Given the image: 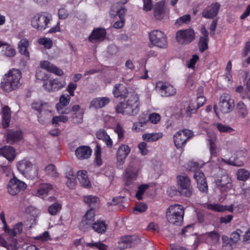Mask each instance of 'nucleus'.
<instances>
[{
	"label": "nucleus",
	"instance_id": "obj_1",
	"mask_svg": "<svg viewBox=\"0 0 250 250\" xmlns=\"http://www.w3.org/2000/svg\"><path fill=\"white\" fill-rule=\"evenodd\" d=\"M127 98L126 101L124 102H121L117 104L116 107V112L123 115L129 116L137 115L140 108L139 95L136 93H132Z\"/></svg>",
	"mask_w": 250,
	"mask_h": 250
},
{
	"label": "nucleus",
	"instance_id": "obj_2",
	"mask_svg": "<svg viewBox=\"0 0 250 250\" xmlns=\"http://www.w3.org/2000/svg\"><path fill=\"white\" fill-rule=\"evenodd\" d=\"M22 77L21 71L18 69L12 68L5 73L1 82V87L6 92H9L19 88Z\"/></svg>",
	"mask_w": 250,
	"mask_h": 250
},
{
	"label": "nucleus",
	"instance_id": "obj_3",
	"mask_svg": "<svg viewBox=\"0 0 250 250\" xmlns=\"http://www.w3.org/2000/svg\"><path fill=\"white\" fill-rule=\"evenodd\" d=\"M185 214L184 208L179 204L170 206L166 212L168 222L172 225L180 226L183 224Z\"/></svg>",
	"mask_w": 250,
	"mask_h": 250
},
{
	"label": "nucleus",
	"instance_id": "obj_4",
	"mask_svg": "<svg viewBox=\"0 0 250 250\" xmlns=\"http://www.w3.org/2000/svg\"><path fill=\"white\" fill-rule=\"evenodd\" d=\"M30 21L31 25L34 28L43 31L50 26L52 21V16L48 12H41L34 15Z\"/></svg>",
	"mask_w": 250,
	"mask_h": 250
},
{
	"label": "nucleus",
	"instance_id": "obj_5",
	"mask_svg": "<svg viewBox=\"0 0 250 250\" xmlns=\"http://www.w3.org/2000/svg\"><path fill=\"white\" fill-rule=\"evenodd\" d=\"M17 167L20 173L27 179L33 180L38 176V167L27 159L18 162Z\"/></svg>",
	"mask_w": 250,
	"mask_h": 250
},
{
	"label": "nucleus",
	"instance_id": "obj_6",
	"mask_svg": "<svg viewBox=\"0 0 250 250\" xmlns=\"http://www.w3.org/2000/svg\"><path fill=\"white\" fill-rule=\"evenodd\" d=\"M234 100L231 96L228 94H222L220 98L218 106H214V111L217 116H219V112L217 109L222 113H228L231 112L234 108Z\"/></svg>",
	"mask_w": 250,
	"mask_h": 250
},
{
	"label": "nucleus",
	"instance_id": "obj_7",
	"mask_svg": "<svg viewBox=\"0 0 250 250\" xmlns=\"http://www.w3.org/2000/svg\"><path fill=\"white\" fill-rule=\"evenodd\" d=\"M178 191L180 195L186 197H189L192 194L193 188L189 177L186 175L177 176Z\"/></svg>",
	"mask_w": 250,
	"mask_h": 250
},
{
	"label": "nucleus",
	"instance_id": "obj_8",
	"mask_svg": "<svg viewBox=\"0 0 250 250\" xmlns=\"http://www.w3.org/2000/svg\"><path fill=\"white\" fill-rule=\"evenodd\" d=\"M150 47L157 46L159 48H165L167 45L166 36L160 30H154L149 34Z\"/></svg>",
	"mask_w": 250,
	"mask_h": 250
},
{
	"label": "nucleus",
	"instance_id": "obj_9",
	"mask_svg": "<svg viewBox=\"0 0 250 250\" xmlns=\"http://www.w3.org/2000/svg\"><path fill=\"white\" fill-rule=\"evenodd\" d=\"M195 38V34L192 29L180 30L176 34V40L181 44H188L191 42Z\"/></svg>",
	"mask_w": 250,
	"mask_h": 250
},
{
	"label": "nucleus",
	"instance_id": "obj_10",
	"mask_svg": "<svg viewBox=\"0 0 250 250\" xmlns=\"http://www.w3.org/2000/svg\"><path fill=\"white\" fill-rule=\"evenodd\" d=\"M193 136V132L188 129H184L177 132L173 137L176 147L178 148L183 147L186 145L187 141Z\"/></svg>",
	"mask_w": 250,
	"mask_h": 250
},
{
	"label": "nucleus",
	"instance_id": "obj_11",
	"mask_svg": "<svg viewBox=\"0 0 250 250\" xmlns=\"http://www.w3.org/2000/svg\"><path fill=\"white\" fill-rule=\"evenodd\" d=\"M156 90L162 97H170L176 94V89L170 83L159 81L156 83Z\"/></svg>",
	"mask_w": 250,
	"mask_h": 250
},
{
	"label": "nucleus",
	"instance_id": "obj_12",
	"mask_svg": "<svg viewBox=\"0 0 250 250\" xmlns=\"http://www.w3.org/2000/svg\"><path fill=\"white\" fill-rule=\"evenodd\" d=\"M26 187V184L24 182L19 180L16 177H14L8 183V192L11 195H15L20 191L24 190Z\"/></svg>",
	"mask_w": 250,
	"mask_h": 250
},
{
	"label": "nucleus",
	"instance_id": "obj_13",
	"mask_svg": "<svg viewBox=\"0 0 250 250\" xmlns=\"http://www.w3.org/2000/svg\"><path fill=\"white\" fill-rule=\"evenodd\" d=\"M66 85L64 80L61 79H55L53 80H47L43 83V87L44 89L48 92L57 91Z\"/></svg>",
	"mask_w": 250,
	"mask_h": 250
},
{
	"label": "nucleus",
	"instance_id": "obj_14",
	"mask_svg": "<svg viewBox=\"0 0 250 250\" xmlns=\"http://www.w3.org/2000/svg\"><path fill=\"white\" fill-rule=\"evenodd\" d=\"M204 163L201 161L196 162H190L189 163L190 168L189 170L194 172L193 177L196 181L197 183L204 182L206 180L204 174L203 172L199 170L198 169L202 167Z\"/></svg>",
	"mask_w": 250,
	"mask_h": 250
},
{
	"label": "nucleus",
	"instance_id": "obj_15",
	"mask_svg": "<svg viewBox=\"0 0 250 250\" xmlns=\"http://www.w3.org/2000/svg\"><path fill=\"white\" fill-rule=\"evenodd\" d=\"M140 238L135 235L122 237L118 242V247L121 250L130 248L139 243Z\"/></svg>",
	"mask_w": 250,
	"mask_h": 250
},
{
	"label": "nucleus",
	"instance_id": "obj_16",
	"mask_svg": "<svg viewBox=\"0 0 250 250\" xmlns=\"http://www.w3.org/2000/svg\"><path fill=\"white\" fill-rule=\"evenodd\" d=\"M215 183L222 192H227L232 187L231 179L227 174H224L218 178Z\"/></svg>",
	"mask_w": 250,
	"mask_h": 250
},
{
	"label": "nucleus",
	"instance_id": "obj_17",
	"mask_svg": "<svg viewBox=\"0 0 250 250\" xmlns=\"http://www.w3.org/2000/svg\"><path fill=\"white\" fill-rule=\"evenodd\" d=\"M131 149L129 146L125 144H122L119 147L116 152L117 164L118 165L120 166L123 165Z\"/></svg>",
	"mask_w": 250,
	"mask_h": 250
},
{
	"label": "nucleus",
	"instance_id": "obj_18",
	"mask_svg": "<svg viewBox=\"0 0 250 250\" xmlns=\"http://www.w3.org/2000/svg\"><path fill=\"white\" fill-rule=\"evenodd\" d=\"M71 96L67 94H63L61 96L59 99V103L56 105L57 111L59 114H66L69 112V109L64 108L70 103Z\"/></svg>",
	"mask_w": 250,
	"mask_h": 250
},
{
	"label": "nucleus",
	"instance_id": "obj_19",
	"mask_svg": "<svg viewBox=\"0 0 250 250\" xmlns=\"http://www.w3.org/2000/svg\"><path fill=\"white\" fill-rule=\"evenodd\" d=\"M0 219L1 220L4 225V229L5 232L8 233V234L12 236H16L20 234L22 230V224L21 223H18L15 225L12 229H9L7 228L6 220L4 216V214L3 212L0 213Z\"/></svg>",
	"mask_w": 250,
	"mask_h": 250
},
{
	"label": "nucleus",
	"instance_id": "obj_20",
	"mask_svg": "<svg viewBox=\"0 0 250 250\" xmlns=\"http://www.w3.org/2000/svg\"><path fill=\"white\" fill-rule=\"evenodd\" d=\"M46 105V104H43L41 102H34L33 103L32 106V108L36 109L39 112L38 115L39 120H42V118L43 115H45L46 117L44 118L45 119H49L53 115V113L50 109H47L45 110L43 108Z\"/></svg>",
	"mask_w": 250,
	"mask_h": 250
},
{
	"label": "nucleus",
	"instance_id": "obj_21",
	"mask_svg": "<svg viewBox=\"0 0 250 250\" xmlns=\"http://www.w3.org/2000/svg\"><path fill=\"white\" fill-rule=\"evenodd\" d=\"M219 8V3L217 2L212 3L203 10L202 15L207 19L213 18L217 15Z\"/></svg>",
	"mask_w": 250,
	"mask_h": 250
},
{
	"label": "nucleus",
	"instance_id": "obj_22",
	"mask_svg": "<svg viewBox=\"0 0 250 250\" xmlns=\"http://www.w3.org/2000/svg\"><path fill=\"white\" fill-rule=\"evenodd\" d=\"M138 170L132 167H129L126 169L124 175L125 184L129 185L136 180Z\"/></svg>",
	"mask_w": 250,
	"mask_h": 250
},
{
	"label": "nucleus",
	"instance_id": "obj_23",
	"mask_svg": "<svg viewBox=\"0 0 250 250\" xmlns=\"http://www.w3.org/2000/svg\"><path fill=\"white\" fill-rule=\"evenodd\" d=\"M106 36V31L104 28H97L94 29L91 33L89 40L92 42H101L103 41Z\"/></svg>",
	"mask_w": 250,
	"mask_h": 250
},
{
	"label": "nucleus",
	"instance_id": "obj_24",
	"mask_svg": "<svg viewBox=\"0 0 250 250\" xmlns=\"http://www.w3.org/2000/svg\"><path fill=\"white\" fill-rule=\"evenodd\" d=\"M7 241L0 236V245L5 247L7 250H17L19 247L16 239L13 236L7 237Z\"/></svg>",
	"mask_w": 250,
	"mask_h": 250
},
{
	"label": "nucleus",
	"instance_id": "obj_25",
	"mask_svg": "<svg viewBox=\"0 0 250 250\" xmlns=\"http://www.w3.org/2000/svg\"><path fill=\"white\" fill-rule=\"evenodd\" d=\"M110 101L108 97H98L94 98L90 103L89 107L95 109L101 108L107 105Z\"/></svg>",
	"mask_w": 250,
	"mask_h": 250
},
{
	"label": "nucleus",
	"instance_id": "obj_26",
	"mask_svg": "<svg viewBox=\"0 0 250 250\" xmlns=\"http://www.w3.org/2000/svg\"><path fill=\"white\" fill-rule=\"evenodd\" d=\"M206 241L211 246L217 247L220 242V234L215 231L208 232L204 234Z\"/></svg>",
	"mask_w": 250,
	"mask_h": 250
},
{
	"label": "nucleus",
	"instance_id": "obj_27",
	"mask_svg": "<svg viewBox=\"0 0 250 250\" xmlns=\"http://www.w3.org/2000/svg\"><path fill=\"white\" fill-rule=\"evenodd\" d=\"M23 138L22 132L21 130H9L7 134V141L8 143L13 144L17 143Z\"/></svg>",
	"mask_w": 250,
	"mask_h": 250
},
{
	"label": "nucleus",
	"instance_id": "obj_28",
	"mask_svg": "<svg viewBox=\"0 0 250 250\" xmlns=\"http://www.w3.org/2000/svg\"><path fill=\"white\" fill-rule=\"evenodd\" d=\"M166 7L163 1H159L156 4L154 10V16L156 19L161 20L166 15Z\"/></svg>",
	"mask_w": 250,
	"mask_h": 250
},
{
	"label": "nucleus",
	"instance_id": "obj_29",
	"mask_svg": "<svg viewBox=\"0 0 250 250\" xmlns=\"http://www.w3.org/2000/svg\"><path fill=\"white\" fill-rule=\"evenodd\" d=\"M112 93L115 97L126 98L131 93H128L126 87L122 84H116L113 87Z\"/></svg>",
	"mask_w": 250,
	"mask_h": 250
},
{
	"label": "nucleus",
	"instance_id": "obj_30",
	"mask_svg": "<svg viewBox=\"0 0 250 250\" xmlns=\"http://www.w3.org/2000/svg\"><path fill=\"white\" fill-rule=\"evenodd\" d=\"M72 111L73 112L72 118L74 122L78 124L82 123L84 112V109L81 108L79 105L75 104L72 107Z\"/></svg>",
	"mask_w": 250,
	"mask_h": 250
},
{
	"label": "nucleus",
	"instance_id": "obj_31",
	"mask_svg": "<svg viewBox=\"0 0 250 250\" xmlns=\"http://www.w3.org/2000/svg\"><path fill=\"white\" fill-rule=\"evenodd\" d=\"M0 155L3 156L9 161L14 160L16 157L15 149L11 146H4L0 148Z\"/></svg>",
	"mask_w": 250,
	"mask_h": 250
},
{
	"label": "nucleus",
	"instance_id": "obj_32",
	"mask_svg": "<svg viewBox=\"0 0 250 250\" xmlns=\"http://www.w3.org/2000/svg\"><path fill=\"white\" fill-rule=\"evenodd\" d=\"M91 154V149L85 146H82L77 148L75 151V154L79 159L88 158Z\"/></svg>",
	"mask_w": 250,
	"mask_h": 250
},
{
	"label": "nucleus",
	"instance_id": "obj_33",
	"mask_svg": "<svg viewBox=\"0 0 250 250\" xmlns=\"http://www.w3.org/2000/svg\"><path fill=\"white\" fill-rule=\"evenodd\" d=\"M98 139L102 140L106 144L107 147L111 148L113 146V141L110 136L104 129H100L96 132Z\"/></svg>",
	"mask_w": 250,
	"mask_h": 250
},
{
	"label": "nucleus",
	"instance_id": "obj_34",
	"mask_svg": "<svg viewBox=\"0 0 250 250\" xmlns=\"http://www.w3.org/2000/svg\"><path fill=\"white\" fill-rule=\"evenodd\" d=\"M52 188L51 185L47 183H42L40 185L36 192V196L41 198L45 197L48 193V192Z\"/></svg>",
	"mask_w": 250,
	"mask_h": 250
},
{
	"label": "nucleus",
	"instance_id": "obj_35",
	"mask_svg": "<svg viewBox=\"0 0 250 250\" xmlns=\"http://www.w3.org/2000/svg\"><path fill=\"white\" fill-rule=\"evenodd\" d=\"M207 209L217 212H222L225 210H229L232 212L233 208L232 206H223L219 204H208L206 205Z\"/></svg>",
	"mask_w": 250,
	"mask_h": 250
},
{
	"label": "nucleus",
	"instance_id": "obj_36",
	"mask_svg": "<svg viewBox=\"0 0 250 250\" xmlns=\"http://www.w3.org/2000/svg\"><path fill=\"white\" fill-rule=\"evenodd\" d=\"M77 176L82 186L85 188H89L91 186V183L86 171L83 170L78 171Z\"/></svg>",
	"mask_w": 250,
	"mask_h": 250
},
{
	"label": "nucleus",
	"instance_id": "obj_37",
	"mask_svg": "<svg viewBox=\"0 0 250 250\" xmlns=\"http://www.w3.org/2000/svg\"><path fill=\"white\" fill-rule=\"evenodd\" d=\"M2 119L3 127H8L11 121V111L7 106H4L2 109Z\"/></svg>",
	"mask_w": 250,
	"mask_h": 250
},
{
	"label": "nucleus",
	"instance_id": "obj_38",
	"mask_svg": "<svg viewBox=\"0 0 250 250\" xmlns=\"http://www.w3.org/2000/svg\"><path fill=\"white\" fill-rule=\"evenodd\" d=\"M29 46V42L26 39H21L18 44L20 52L24 55L27 59L29 58V53L27 51Z\"/></svg>",
	"mask_w": 250,
	"mask_h": 250
},
{
	"label": "nucleus",
	"instance_id": "obj_39",
	"mask_svg": "<svg viewBox=\"0 0 250 250\" xmlns=\"http://www.w3.org/2000/svg\"><path fill=\"white\" fill-rule=\"evenodd\" d=\"M1 47V53L2 56L13 57L16 55L15 49L11 45L4 42Z\"/></svg>",
	"mask_w": 250,
	"mask_h": 250
},
{
	"label": "nucleus",
	"instance_id": "obj_40",
	"mask_svg": "<svg viewBox=\"0 0 250 250\" xmlns=\"http://www.w3.org/2000/svg\"><path fill=\"white\" fill-rule=\"evenodd\" d=\"M92 228L95 232L103 234L106 230L107 225L104 221L98 220L93 223Z\"/></svg>",
	"mask_w": 250,
	"mask_h": 250
},
{
	"label": "nucleus",
	"instance_id": "obj_41",
	"mask_svg": "<svg viewBox=\"0 0 250 250\" xmlns=\"http://www.w3.org/2000/svg\"><path fill=\"white\" fill-rule=\"evenodd\" d=\"M83 201L85 204L91 207H96L99 203V198L92 195H87L83 197Z\"/></svg>",
	"mask_w": 250,
	"mask_h": 250
},
{
	"label": "nucleus",
	"instance_id": "obj_42",
	"mask_svg": "<svg viewBox=\"0 0 250 250\" xmlns=\"http://www.w3.org/2000/svg\"><path fill=\"white\" fill-rule=\"evenodd\" d=\"M163 136L162 133H145L143 135L142 138L144 140L151 142L156 141Z\"/></svg>",
	"mask_w": 250,
	"mask_h": 250
},
{
	"label": "nucleus",
	"instance_id": "obj_43",
	"mask_svg": "<svg viewBox=\"0 0 250 250\" xmlns=\"http://www.w3.org/2000/svg\"><path fill=\"white\" fill-rule=\"evenodd\" d=\"M219 161L221 162H224L227 164L230 165L232 166L240 167L244 165V161L241 158H236L232 159V158H229L227 160H225L223 158L218 159Z\"/></svg>",
	"mask_w": 250,
	"mask_h": 250
},
{
	"label": "nucleus",
	"instance_id": "obj_44",
	"mask_svg": "<svg viewBox=\"0 0 250 250\" xmlns=\"http://www.w3.org/2000/svg\"><path fill=\"white\" fill-rule=\"evenodd\" d=\"M236 109L239 116L241 118H245L248 114L247 107L242 101H239L236 104Z\"/></svg>",
	"mask_w": 250,
	"mask_h": 250
},
{
	"label": "nucleus",
	"instance_id": "obj_45",
	"mask_svg": "<svg viewBox=\"0 0 250 250\" xmlns=\"http://www.w3.org/2000/svg\"><path fill=\"white\" fill-rule=\"evenodd\" d=\"M85 245L88 247L95 250H107V246L101 241L94 242L92 241L91 242L86 243Z\"/></svg>",
	"mask_w": 250,
	"mask_h": 250
},
{
	"label": "nucleus",
	"instance_id": "obj_46",
	"mask_svg": "<svg viewBox=\"0 0 250 250\" xmlns=\"http://www.w3.org/2000/svg\"><path fill=\"white\" fill-rule=\"evenodd\" d=\"M148 123V120H142L139 118V121L133 124L132 125V130L135 131H143L145 128V125Z\"/></svg>",
	"mask_w": 250,
	"mask_h": 250
},
{
	"label": "nucleus",
	"instance_id": "obj_47",
	"mask_svg": "<svg viewBox=\"0 0 250 250\" xmlns=\"http://www.w3.org/2000/svg\"><path fill=\"white\" fill-rule=\"evenodd\" d=\"M66 178L67 179V181H66L67 187L70 189L74 188L77 183L75 176L73 175L72 172L70 171L66 176Z\"/></svg>",
	"mask_w": 250,
	"mask_h": 250
},
{
	"label": "nucleus",
	"instance_id": "obj_48",
	"mask_svg": "<svg viewBox=\"0 0 250 250\" xmlns=\"http://www.w3.org/2000/svg\"><path fill=\"white\" fill-rule=\"evenodd\" d=\"M93 223L90 221V219L88 220L83 217L79 225V228L83 231H87L89 228H92Z\"/></svg>",
	"mask_w": 250,
	"mask_h": 250
},
{
	"label": "nucleus",
	"instance_id": "obj_49",
	"mask_svg": "<svg viewBox=\"0 0 250 250\" xmlns=\"http://www.w3.org/2000/svg\"><path fill=\"white\" fill-rule=\"evenodd\" d=\"M208 141L210 146V150L211 154H213L215 150V145L214 141L216 139V135L213 132L208 133Z\"/></svg>",
	"mask_w": 250,
	"mask_h": 250
},
{
	"label": "nucleus",
	"instance_id": "obj_50",
	"mask_svg": "<svg viewBox=\"0 0 250 250\" xmlns=\"http://www.w3.org/2000/svg\"><path fill=\"white\" fill-rule=\"evenodd\" d=\"M250 172L243 168L239 169L237 172V179L240 181H246L248 179Z\"/></svg>",
	"mask_w": 250,
	"mask_h": 250
},
{
	"label": "nucleus",
	"instance_id": "obj_51",
	"mask_svg": "<svg viewBox=\"0 0 250 250\" xmlns=\"http://www.w3.org/2000/svg\"><path fill=\"white\" fill-rule=\"evenodd\" d=\"M94 154L95 155V163L96 164L100 167L102 164V160L101 158V149L100 146L96 145L94 149Z\"/></svg>",
	"mask_w": 250,
	"mask_h": 250
},
{
	"label": "nucleus",
	"instance_id": "obj_52",
	"mask_svg": "<svg viewBox=\"0 0 250 250\" xmlns=\"http://www.w3.org/2000/svg\"><path fill=\"white\" fill-rule=\"evenodd\" d=\"M44 170L46 174L51 177H57L58 175V173L56 171L55 167L53 165H49L45 167Z\"/></svg>",
	"mask_w": 250,
	"mask_h": 250
},
{
	"label": "nucleus",
	"instance_id": "obj_53",
	"mask_svg": "<svg viewBox=\"0 0 250 250\" xmlns=\"http://www.w3.org/2000/svg\"><path fill=\"white\" fill-rule=\"evenodd\" d=\"M149 185L147 184H143L138 187V190L136 194V197L139 200L142 199L143 195L146 190L148 188Z\"/></svg>",
	"mask_w": 250,
	"mask_h": 250
},
{
	"label": "nucleus",
	"instance_id": "obj_54",
	"mask_svg": "<svg viewBox=\"0 0 250 250\" xmlns=\"http://www.w3.org/2000/svg\"><path fill=\"white\" fill-rule=\"evenodd\" d=\"M61 208L62 206L61 204L55 203L49 207L48 209V212L52 215H55L61 210Z\"/></svg>",
	"mask_w": 250,
	"mask_h": 250
},
{
	"label": "nucleus",
	"instance_id": "obj_55",
	"mask_svg": "<svg viewBox=\"0 0 250 250\" xmlns=\"http://www.w3.org/2000/svg\"><path fill=\"white\" fill-rule=\"evenodd\" d=\"M114 131L117 134L118 139L122 141L124 137L125 131L120 124L117 123L114 128Z\"/></svg>",
	"mask_w": 250,
	"mask_h": 250
},
{
	"label": "nucleus",
	"instance_id": "obj_56",
	"mask_svg": "<svg viewBox=\"0 0 250 250\" xmlns=\"http://www.w3.org/2000/svg\"><path fill=\"white\" fill-rule=\"evenodd\" d=\"M191 17L189 14L185 15L178 18L175 22V24L180 26L184 23L187 24L190 21Z\"/></svg>",
	"mask_w": 250,
	"mask_h": 250
},
{
	"label": "nucleus",
	"instance_id": "obj_57",
	"mask_svg": "<svg viewBox=\"0 0 250 250\" xmlns=\"http://www.w3.org/2000/svg\"><path fill=\"white\" fill-rule=\"evenodd\" d=\"M208 39L205 37H200L199 42V50L201 52H203L208 49Z\"/></svg>",
	"mask_w": 250,
	"mask_h": 250
},
{
	"label": "nucleus",
	"instance_id": "obj_58",
	"mask_svg": "<svg viewBox=\"0 0 250 250\" xmlns=\"http://www.w3.org/2000/svg\"><path fill=\"white\" fill-rule=\"evenodd\" d=\"M198 108H199L198 106L196 105L195 102H191L187 108L186 116L187 117H190L191 114L196 112Z\"/></svg>",
	"mask_w": 250,
	"mask_h": 250
},
{
	"label": "nucleus",
	"instance_id": "obj_59",
	"mask_svg": "<svg viewBox=\"0 0 250 250\" xmlns=\"http://www.w3.org/2000/svg\"><path fill=\"white\" fill-rule=\"evenodd\" d=\"M222 239L223 241V248L225 250H231L233 249L231 244L232 242L229 240L226 236H222Z\"/></svg>",
	"mask_w": 250,
	"mask_h": 250
},
{
	"label": "nucleus",
	"instance_id": "obj_60",
	"mask_svg": "<svg viewBox=\"0 0 250 250\" xmlns=\"http://www.w3.org/2000/svg\"><path fill=\"white\" fill-rule=\"evenodd\" d=\"M68 121V117L64 115H60L54 116L52 119V123L53 125H58L59 122L66 123Z\"/></svg>",
	"mask_w": 250,
	"mask_h": 250
},
{
	"label": "nucleus",
	"instance_id": "obj_61",
	"mask_svg": "<svg viewBox=\"0 0 250 250\" xmlns=\"http://www.w3.org/2000/svg\"><path fill=\"white\" fill-rule=\"evenodd\" d=\"M40 44L43 45L46 48L49 49L52 46V42L49 38L44 37L39 39Z\"/></svg>",
	"mask_w": 250,
	"mask_h": 250
},
{
	"label": "nucleus",
	"instance_id": "obj_62",
	"mask_svg": "<svg viewBox=\"0 0 250 250\" xmlns=\"http://www.w3.org/2000/svg\"><path fill=\"white\" fill-rule=\"evenodd\" d=\"M242 233V231L237 229L234 232L231 234L230 236V241L233 243L238 242L240 240V235Z\"/></svg>",
	"mask_w": 250,
	"mask_h": 250
},
{
	"label": "nucleus",
	"instance_id": "obj_63",
	"mask_svg": "<svg viewBox=\"0 0 250 250\" xmlns=\"http://www.w3.org/2000/svg\"><path fill=\"white\" fill-rule=\"evenodd\" d=\"M216 126L218 130L221 132H231L233 130L231 127L221 123H218L216 125Z\"/></svg>",
	"mask_w": 250,
	"mask_h": 250
},
{
	"label": "nucleus",
	"instance_id": "obj_64",
	"mask_svg": "<svg viewBox=\"0 0 250 250\" xmlns=\"http://www.w3.org/2000/svg\"><path fill=\"white\" fill-rule=\"evenodd\" d=\"M36 76L37 79L43 81L44 83L47 81L48 78L47 75L40 69H38L37 70Z\"/></svg>",
	"mask_w": 250,
	"mask_h": 250
}]
</instances>
